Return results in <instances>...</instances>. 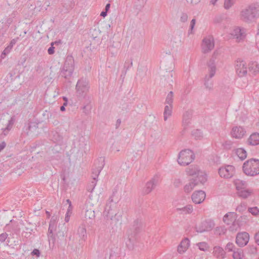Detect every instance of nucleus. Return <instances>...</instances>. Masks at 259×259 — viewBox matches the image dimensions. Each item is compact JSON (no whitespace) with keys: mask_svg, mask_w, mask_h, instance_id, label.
<instances>
[{"mask_svg":"<svg viewBox=\"0 0 259 259\" xmlns=\"http://www.w3.org/2000/svg\"><path fill=\"white\" fill-rule=\"evenodd\" d=\"M187 174L189 177L190 180H194L195 183L189 184L185 186V190L190 191L192 190L195 185L199 183H203L207 180L206 175L200 171L198 167L195 166H191L187 170Z\"/></svg>","mask_w":259,"mask_h":259,"instance_id":"1","label":"nucleus"},{"mask_svg":"<svg viewBox=\"0 0 259 259\" xmlns=\"http://www.w3.org/2000/svg\"><path fill=\"white\" fill-rule=\"evenodd\" d=\"M259 5L253 3L242 9L240 12V19L244 22L250 23L255 21L257 17Z\"/></svg>","mask_w":259,"mask_h":259,"instance_id":"2","label":"nucleus"},{"mask_svg":"<svg viewBox=\"0 0 259 259\" xmlns=\"http://www.w3.org/2000/svg\"><path fill=\"white\" fill-rule=\"evenodd\" d=\"M243 170L249 176L259 174V160L251 159L247 160L243 164Z\"/></svg>","mask_w":259,"mask_h":259,"instance_id":"3","label":"nucleus"},{"mask_svg":"<svg viewBox=\"0 0 259 259\" xmlns=\"http://www.w3.org/2000/svg\"><path fill=\"white\" fill-rule=\"evenodd\" d=\"M90 87L89 81L84 78L79 79L76 85L77 96L80 99H85L87 97H91L88 95Z\"/></svg>","mask_w":259,"mask_h":259,"instance_id":"4","label":"nucleus"},{"mask_svg":"<svg viewBox=\"0 0 259 259\" xmlns=\"http://www.w3.org/2000/svg\"><path fill=\"white\" fill-rule=\"evenodd\" d=\"M194 159L193 152L189 149H185L180 152L177 161L180 165L186 166L191 163Z\"/></svg>","mask_w":259,"mask_h":259,"instance_id":"5","label":"nucleus"},{"mask_svg":"<svg viewBox=\"0 0 259 259\" xmlns=\"http://www.w3.org/2000/svg\"><path fill=\"white\" fill-rule=\"evenodd\" d=\"M74 61L72 56H68L65 60L63 67L60 72V75L66 79L71 76L74 69Z\"/></svg>","mask_w":259,"mask_h":259,"instance_id":"6","label":"nucleus"},{"mask_svg":"<svg viewBox=\"0 0 259 259\" xmlns=\"http://www.w3.org/2000/svg\"><path fill=\"white\" fill-rule=\"evenodd\" d=\"M235 185L237 194L240 197L247 198L252 193V191L246 188L245 184L242 181H235Z\"/></svg>","mask_w":259,"mask_h":259,"instance_id":"7","label":"nucleus"},{"mask_svg":"<svg viewBox=\"0 0 259 259\" xmlns=\"http://www.w3.org/2000/svg\"><path fill=\"white\" fill-rule=\"evenodd\" d=\"M212 62L213 60H211L209 64V75H206L204 79V84L205 88L209 91L211 90L213 87L212 82L209 81V80L211 78L214 76L216 71V68L213 64Z\"/></svg>","mask_w":259,"mask_h":259,"instance_id":"8","label":"nucleus"},{"mask_svg":"<svg viewBox=\"0 0 259 259\" xmlns=\"http://www.w3.org/2000/svg\"><path fill=\"white\" fill-rule=\"evenodd\" d=\"M220 176L225 179L232 178L235 174L234 166L231 165H225L221 167L218 170Z\"/></svg>","mask_w":259,"mask_h":259,"instance_id":"9","label":"nucleus"},{"mask_svg":"<svg viewBox=\"0 0 259 259\" xmlns=\"http://www.w3.org/2000/svg\"><path fill=\"white\" fill-rule=\"evenodd\" d=\"M250 240V235L246 232L238 233L236 236L235 242L240 247L246 246Z\"/></svg>","mask_w":259,"mask_h":259,"instance_id":"10","label":"nucleus"},{"mask_svg":"<svg viewBox=\"0 0 259 259\" xmlns=\"http://www.w3.org/2000/svg\"><path fill=\"white\" fill-rule=\"evenodd\" d=\"M214 40L212 36H209L203 39L202 50L203 53H208L214 48Z\"/></svg>","mask_w":259,"mask_h":259,"instance_id":"11","label":"nucleus"},{"mask_svg":"<svg viewBox=\"0 0 259 259\" xmlns=\"http://www.w3.org/2000/svg\"><path fill=\"white\" fill-rule=\"evenodd\" d=\"M235 67L236 73L239 77H243L247 74V69L245 66V63L240 59L236 61Z\"/></svg>","mask_w":259,"mask_h":259,"instance_id":"12","label":"nucleus"},{"mask_svg":"<svg viewBox=\"0 0 259 259\" xmlns=\"http://www.w3.org/2000/svg\"><path fill=\"white\" fill-rule=\"evenodd\" d=\"M231 35L233 36L234 38L236 39L237 42H240L246 36V30L244 28L236 27L231 33Z\"/></svg>","mask_w":259,"mask_h":259,"instance_id":"13","label":"nucleus"},{"mask_svg":"<svg viewBox=\"0 0 259 259\" xmlns=\"http://www.w3.org/2000/svg\"><path fill=\"white\" fill-rule=\"evenodd\" d=\"M190 246V240L188 238H183L177 247V251L180 254H183Z\"/></svg>","mask_w":259,"mask_h":259,"instance_id":"14","label":"nucleus"},{"mask_svg":"<svg viewBox=\"0 0 259 259\" xmlns=\"http://www.w3.org/2000/svg\"><path fill=\"white\" fill-rule=\"evenodd\" d=\"M193 112L192 110H188L184 112L183 116L182 125L184 129L191 127V119L192 117Z\"/></svg>","mask_w":259,"mask_h":259,"instance_id":"15","label":"nucleus"},{"mask_svg":"<svg viewBox=\"0 0 259 259\" xmlns=\"http://www.w3.org/2000/svg\"><path fill=\"white\" fill-rule=\"evenodd\" d=\"M205 198V193L202 191L194 192L192 196L193 201L196 204H199L203 202Z\"/></svg>","mask_w":259,"mask_h":259,"instance_id":"16","label":"nucleus"},{"mask_svg":"<svg viewBox=\"0 0 259 259\" xmlns=\"http://www.w3.org/2000/svg\"><path fill=\"white\" fill-rule=\"evenodd\" d=\"M82 100H83L84 104L83 107V111L85 114H88L92 108V106L90 104L92 101V97H87L85 99H82Z\"/></svg>","mask_w":259,"mask_h":259,"instance_id":"17","label":"nucleus"},{"mask_svg":"<svg viewBox=\"0 0 259 259\" xmlns=\"http://www.w3.org/2000/svg\"><path fill=\"white\" fill-rule=\"evenodd\" d=\"M249 73L255 75L259 72V65L256 62H252L248 65Z\"/></svg>","mask_w":259,"mask_h":259,"instance_id":"18","label":"nucleus"},{"mask_svg":"<svg viewBox=\"0 0 259 259\" xmlns=\"http://www.w3.org/2000/svg\"><path fill=\"white\" fill-rule=\"evenodd\" d=\"M236 214L235 213L229 212L224 216L223 221L225 223L229 224L234 222L236 220Z\"/></svg>","mask_w":259,"mask_h":259,"instance_id":"19","label":"nucleus"},{"mask_svg":"<svg viewBox=\"0 0 259 259\" xmlns=\"http://www.w3.org/2000/svg\"><path fill=\"white\" fill-rule=\"evenodd\" d=\"M249 143L252 145H256L259 144V134L254 133L251 134L248 139Z\"/></svg>","mask_w":259,"mask_h":259,"instance_id":"20","label":"nucleus"},{"mask_svg":"<svg viewBox=\"0 0 259 259\" xmlns=\"http://www.w3.org/2000/svg\"><path fill=\"white\" fill-rule=\"evenodd\" d=\"M146 1L147 0H134V8L137 10V12L143 8Z\"/></svg>","mask_w":259,"mask_h":259,"instance_id":"21","label":"nucleus"},{"mask_svg":"<svg viewBox=\"0 0 259 259\" xmlns=\"http://www.w3.org/2000/svg\"><path fill=\"white\" fill-rule=\"evenodd\" d=\"M213 253L217 257H224L225 255V251L220 246L214 247Z\"/></svg>","mask_w":259,"mask_h":259,"instance_id":"22","label":"nucleus"},{"mask_svg":"<svg viewBox=\"0 0 259 259\" xmlns=\"http://www.w3.org/2000/svg\"><path fill=\"white\" fill-rule=\"evenodd\" d=\"M172 106L165 105L163 112L164 120L166 121L168 117L171 116L172 112Z\"/></svg>","mask_w":259,"mask_h":259,"instance_id":"23","label":"nucleus"},{"mask_svg":"<svg viewBox=\"0 0 259 259\" xmlns=\"http://www.w3.org/2000/svg\"><path fill=\"white\" fill-rule=\"evenodd\" d=\"M234 259H243L244 254L243 251L240 249H237L234 251L232 254Z\"/></svg>","mask_w":259,"mask_h":259,"instance_id":"24","label":"nucleus"},{"mask_svg":"<svg viewBox=\"0 0 259 259\" xmlns=\"http://www.w3.org/2000/svg\"><path fill=\"white\" fill-rule=\"evenodd\" d=\"M235 153L241 159H244L247 156L246 152L242 148H238L235 150Z\"/></svg>","mask_w":259,"mask_h":259,"instance_id":"25","label":"nucleus"},{"mask_svg":"<svg viewBox=\"0 0 259 259\" xmlns=\"http://www.w3.org/2000/svg\"><path fill=\"white\" fill-rule=\"evenodd\" d=\"M231 135L236 139H241L245 135L244 131H232Z\"/></svg>","mask_w":259,"mask_h":259,"instance_id":"26","label":"nucleus"},{"mask_svg":"<svg viewBox=\"0 0 259 259\" xmlns=\"http://www.w3.org/2000/svg\"><path fill=\"white\" fill-rule=\"evenodd\" d=\"M174 93L172 91H170L167 94L165 104H167L166 105H171L172 106L173 100H174Z\"/></svg>","mask_w":259,"mask_h":259,"instance_id":"27","label":"nucleus"},{"mask_svg":"<svg viewBox=\"0 0 259 259\" xmlns=\"http://www.w3.org/2000/svg\"><path fill=\"white\" fill-rule=\"evenodd\" d=\"M198 248L202 251H207L208 250L209 246L207 243L202 242H199L196 244Z\"/></svg>","mask_w":259,"mask_h":259,"instance_id":"28","label":"nucleus"},{"mask_svg":"<svg viewBox=\"0 0 259 259\" xmlns=\"http://www.w3.org/2000/svg\"><path fill=\"white\" fill-rule=\"evenodd\" d=\"M16 121L15 116L11 117V119L9 120V122L6 127L2 128V130H11L13 127V125Z\"/></svg>","mask_w":259,"mask_h":259,"instance_id":"29","label":"nucleus"},{"mask_svg":"<svg viewBox=\"0 0 259 259\" xmlns=\"http://www.w3.org/2000/svg\"><path fill=\"white\" fill-rule=\"evenodd\" d=\"M132 65H133L132 61H127V62L126 61L124 65V69H125V70L124 71V72L123 71L122 72L121 76H122V75H125L127 70L130 68H131L132 66Z\"/></svg>","mask_w":259,"mask_h":259,"instance_id":"30","label":"nucleus"},{"mask_svg":"<svg viewBox=\"0 0 259 259\" xmlns=\"http://www.w3.org/2000/svg\"><path fill=\"white\" fill-rule=\"evenodd\" d=\"M234 4V0H225L224 8L226 10L229 9Z\"/></svg>","mask_w":259,"mask_h":259,"instance_id":"31","label":"nucleus"},{"mask_svg":"<svg viewBox=\"0 0 259 259\" xmlns=\"http://www.w3.org/2000/svg\"><path fill=\"white\" fill-rule=\"evenodd\" d=\"M248 211L253 215H259V208L257 207H250L249 208Z\"/></svg>","mask_w":259,"mask_h":259,"instance_id":"32","label":"nucleus"},{"mask_svg":"<svg viewBox=\"0 0 259 259\" xmlns=\"http://www.w3.org/2000/svg\"><path fill=\"white\" fill-rule=\"evenodd\" d=\"M12 49V48H11L9 46H8L2 52L1 55V58L2 59H4L6 57V56L10 53Z\"/></svg>","mask_w":259,"mask_h":259,"instance_id":"33","label":"nucleus"},{"mask_svg":"<svg viewBox=\"0 0 259 259\" xmlns=\"http://www.w3.org/2000/svg\"><path fill=\"white\" fill-rule=\"evenodd\" d=\"M219 52L218 51H215L213 53V55L212 56V57L209 60V62H208L207 63V66H208V67L209 68V63H210V61L211 60H213V64L214 65V67L216 68L215 67V59L217 58V56L219 55Z\"/></svg>","mask_w":259,"mask_h":259,"instance_id":"34","label":"nucleus"},{"mask_svg":"<svg viewBox=\"0 0 259 259\" xmlns=\"http://www.w3.org/2000/svg\"><path fill=\"white\" fill-rule=\"evenodd\" d=\"M195 23L196 20L195 19H193L190 22V29L188 31L189 34L192 33V31L195 25Z\"/></svg>","mask_w":259,"mask_h":259,"instance_id":"35","label":"nucleus"},{"mask_svg":"<svg viewBox=\"0 0 259 259\" xmlns=\"http://www.w3.org/2000/svg\"><path fill=\"white\" fill-rule=\"evenodd\" d=\"M183 211L187 213H191L193 211V207L191 205H187L183 208Z\"/></svg>","mask_w":259,"mask_h":259,"instance_id":"36","label":"nucleus"},{"mask_svg":"<svg viewBox=\"0 0 259 259\" xmlns=\"http://www.w3.org/2000/svg\"><path fill=\"white\" fill-rule=\"evenodd\" d=\"M39 128L38 126V124L34 122H31L29 123L28 126V130H31V128Z\"/></svg>","mask_w":259,"mask_h":259,"instance_id":"37","label":"nucleus"},{"mask_svg":"<svg viewBox=\"0 0 259 259\" xmlns=\"http://www.w3.org/2000/svg\"><path fill=\"white\" fill-rule=\"evenodd\" d=\"M234 247V245L233 243L229 242L226 246V250H228L229 251H231L233 250Z\"/></svg>","mask_w":259,"mask_h":259,"instance_id":"38","label":"nucleus"},{"mask_svg":"<svg viewBox=\"0 0 259 259\" xmlns=\"http://www.w3.org/2000/svg\"><path fill=\"white\" fill-rule=\"evenodd\" d=\"M188 17L187 14L183 13L181 15V16L180 18V21L183 23L186 22L188 20Z\"/></svg>","mask_w":259,"mask_h":259,"instance_id":"39","label":"nucleus"},{"mask_svg":"<svg viewBox=\"0 0 259 259\" xmlns=\"http://www.w3.org/2000/svg\"><path fill=\"white\" fill-rule=\"evenodd\" d=\"M5 33L0 31V44H3L5 41L6 36Z\"/></svg>","mask_w":259,"mask_h":259,"instance_id":"40","label":"nucleus"},{"mask_svg":"<svg viewBox=\"0 0 259 259\" xmlns=\"http://www.w3.org/2000/svg\"><path fill=\"white\" fill-rule=\"evenodd\" d=\"M254 240L255 243L259 246V231L254 234Z\"/></svg>","mask_w":259,"mask_h":259,"instance_id":"41","label":"nucleus"},{"mask_svg":"<svg viewBox=\"0 0 259 259\" xmlns=\"http://www.w3.org/2000/svg\"><path fill=\"white\" fill-rule=\"evenodd\" d=\"M147 187L148 189L146 190V192L147 193H148V192H150L151 191L152 189L153 188V184L152 182H148L147 184Z\"/></svg>","mask_w":259,"mask_h":259,"instance_id":"42","label":"nucleus"},{"mask_svg":"<svg viewBox=\"0 0 259 259\" xmlns=\"http://www.w3.org/2000/svg\"><path fill=\"white\" fill-rule=\"evenodd\" d=\"M8 235L6 233H2L0 235V241L4 242L7 238Z\"/></svg>","mask_w":259,"mask_h":259,"instance_id":"43","label":"nucleus"},{"mask_svg":"<svg viewBox=\"0 0 259 259\" xmlns=\"http://www.w3.org/2000/svg\"><path fill=\"white\" fill-rule=\"evenodd\" d=\"M55 47L53 46H51L48 50V52L49 55H53L55 53Z\"/></svg>","mask_w":259,"mask_h":259,"instance_id":"44","label":"nucleus"},{"mask_svg":"<svg viewBox=\"0 0 259 259\" xmlns=\"http://www.w3.org/2000/svg\"><path fill=\"white\" fill-rule=\"evenodd\" d=\"M18 39V38L13 39L11 41L10 44L8 46H9L10 47H11V48H13L14 45H15L16 44V43L17 42Z\"/></svg>","mask_w":259,"mask_h":259,"instance_id":"45","label":"nucleus"},{"mask_svg":"<svg viewBox=\"0 0 259 259\" xmlns=\"http://www.w3.org/2000/svg\"><path fill=\"white\" fill-rule=\"evenodd\" d=\"M13 19L12 18H8L6 21V23L8 26H9L12 22Z\"/></svg>","mask_w":259,"mask_h":259,"instance_id":"46","label":"nucleus"},{"mask_svg":"<svg viewBox=\"0 0 259 259\" xmlns=\"http://www.w3.org/2000/svg\"><path fill=\"white\" fill-rule=\"evenodd\" d=\"M53 229L52 228L51 226L50 225V227H49V231H48V234H49V235H50L51 237H52L53 236Z\"/></svg>","mask_w":259,"mask_h":259,"instance_id":"47","label":"nucleus"},{"mask_svg":"<svg viewBox=\"0 0 259 259\" xmlns=\"http://www.w3.org/2000/svg\"><path fill=\"white\" fill-rule=\"evenodd\" d=\"M62 43L61 42V40H57V41H55L54 42H52L51 44V46H54V45H59L60 44H61Z\"/></svg>","mask_w":259,"mask_h":259,"instance_id":"48","label":"nucleus"},{"mask_svg":"<svg viewBox=\"0 0 259 259\" xmlns=\"http://www.w3.org/2000/svg\"><path fill=\"white\" fill-rule=\"evenodd\" d=\"M107 12L106 11H102L101 14H100V15L101 16H102L103 17H105V16H107Z\"/></svg>","mask_w":259,"mask_h":259,"instance_id":"49","label":"nucleus"},{"mask_svg":"<svg viewBox=\"0 0 259 259\" xmlns=\"http://www.w3.org/2000/svg\"><path fill=\"white\" fill-rule=\"evenodd\" d=\"M120 123H121L120 119H117L116 121V128H117L118 127V126L120 124Z\"/></svg>","mask_w":259,"mask_h":259,"instance_id":"50","label":"nucleus"},{"mask_svg":"<svg viewBox=\"0 0 259 259\" xmlns=\"http://www.w3.org/2000/svg\"><path fill=\"white\" fill-rule=\"evenodd\" d=\"M32 253L34 254H36L37 256H39V250L37 249H34Z\"/></svg>","mask_w":259,"mask_h":259,"instance_id":"51","label":"nucleus"},{"mask_svg":"<svg viewBox=\"0 0 259 259\" xmlns=\"http://www.w3.org/2000/svg\"><path fill=\"white\" fill-rule=\"evenodd\" d=\"M5 146L6 144H5V143H2L0 144V151L5 148Z\"/></svg>","mask_w":259,"mask_h":259,"instance_id":"52","label":"nucleus"},{"mask_svg":"<svg viewBox=\"0 0 259 259\" xmlns=\"http://www.w3.org/2000/svg\"><path fill=\"white\" fill-rule=\"evenodd\" d=\"M110 7V4H107L105 6V11L107 12L109 10Z\"/></svg>","mask_w":259,"mask_h":259,"instance_id":"53","label":"nucleus"},{"mask_svg":"<svg viewBox=\"0 0 259 259\" xmlns=\"http://www.w3.org/2000/svg\"><path fill=\"white\" fill-rule=\"evenodd\" d=\"M217 1H218V0H211L210 1V3L212 5H214Z\"/></svg>","mask_w":259,"mask_h":259,"instance_id":"54","label":"nucleus"},{"mask_svg":"<svg viewBox=\"0 0 259 259\" xmlns=\"http://www.w3.org/2000/svg\"><path fill=\"white\" fill-rule=\"evenodd\" d=\"M149 118L150 120L154 119V120L155 121V123L157 122V120L155 119V117L154 116H150Z\"/></svg>","mask_w":259,"mask_h":259,"instance_id":"55","label":"nucleus"},{"mask_svg":"<svg viewBox=\"0 0 259 259\" xmlns=\"http://www.w3.org/2000/svg\"><path fill=\"white\" fill-rule=\"evenodd\" d=\"M60 110L61 111H64L65 110V107H64V105H63L62 106H61L60 107Z\"/></svg>","mask_w":259,"mask_h":259,"instance_id":"56","label":"nucleus"},{"mask_svg":"<svg viewBox=\"0 0 259 259\" xmlns=\"http://www.w3.org/2000/svg\"><path fill=\"white\" fill-rule=\"evenodd\" d=\"M257 35H258L259 34V24H258V26H257Z\"/></svg>","mask_w":259,"mask_h":259,"instance_id":"57","label":"nucleus"},{"mask_svg":"<svg viewBox=\"0 0 259 259\" xmlns=\"http://www.w3.org/2000/svg\"><path fill=\"white\" fill-rule=\"evenodd\" d=\"M208 228L206 227L204 229H203V231H207L208 230Z\"/></svg>","mask_w":259,"mask_h":259,"instance_id":"58","label":"nucleus"},{"mask_svg":"<svg viewBox=\"0 0 259 259\" xmlns=\"http://www.w3.org/2000/svg\"><path fill=\"white\" fill-rule=\"evenodd\" d=\"M237 126H234V127L232 128V130H237Z\"/></svg>","mask_w":259,"mask_h":259,"instance_id":"59","label":"nucleus"},{"mask_svg":"<svg viewBox=\"0 0 259 259\" xmlns=\"http://www.w3.org/2000/svg\"><path fill=\"white\" fill-rule=\"evenodd\" d=\"M66 105H67V103H64V105H64V106H66Z\"/></svg>","mask_w":259,"mask_h":259,"instance_id":"60","label":"nucleus"},{"mask_svg":"<svg viewBox=\"0 0 259 259\" xmlns=\"http://www.w3.org/2000/svg\"><path fill=\"white\" fill-rule=\"evenodd\" d=\"M258 259H259V258Z\"/></svg>","mask_w":259,"mask_h":259,"instance_id":"61","label":"nucleus"}]
</instances>
